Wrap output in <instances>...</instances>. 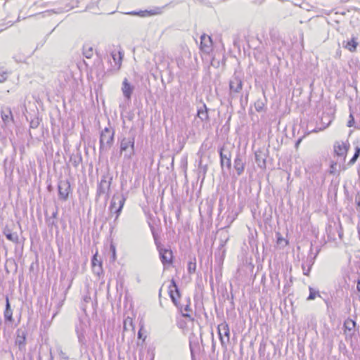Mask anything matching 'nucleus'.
I'll use <instances>...</instances> for the list:
<instances>
[{"instance_id": "obj_1", "label": "nucleus", "mask_w": 360, "mask_h": 360, "mask_svg": "<svg viewBox=\"0 0 360 360\" xmlns=\"http://www.w3.org/2000/svg\"><path fill=\"white\" fill-rule=\"evenodd\" d=\"M169 294L170 296V298L173 303L175 304V306L179 309L181 311L182 316L184 317L189 318L191 319H193L191 318V314L188 313L191 311V307H190V300H188V303L183 307L182 305H180L177 302L176 297H180V292L178 288V286L174 279H172L171 283L169 286Z\"/></svg>"}, {"instance_id": "obj_2", "label": "nucleus", "mask_w": 360, "mask_h": 360, "mask_svg": "<svg viewBox=\"0 0 360 360\" xmlns=\"http://www.w3.org/2000/svg\"><path fill=\"white\" fill-rule=\"evenodd\" d=\"M115 129L111 127H105L100 133V152L108 151L114 143Z\"/></svg>"}, {"instance_id": "obj_3", "label": "nucleus", "mask_w": 360, "mask_h": 360, "mask_svg": "<svg viewBox=\"0 0 360 360\" xmlns=\"http://www.w3.org/2000/svg\"><path fill=\"white\" fill-rule=\"evenodd\" d=\"M134 137H124L120 142V153H124V158L129 160L134 155Z\"/></svg>"}, {"instance_id": "obj_4", "label": "nucleus", "mask_w": 360, "mask_h": 360, "mask_svg": "<svg viewBox=\"0 0 360 360\" xmlns=\"http://www.w3.org/2000/svg\"><path fill=\"white\" fill-rule=\"evenodd\" d=\"M112 181V177L108 174H104L101 176V179L97 187L96 199L103 195H105V199L109 198Z\"/></svg>"}, {"instance_id": "obj_5", "label": "nucleus", "mask_w": 360, "mask_h": 360, "mask_svg": "<svg viewBox=\"0 0 360 360\" xmlns=\"http://www.w3.org/2000/svg\"><path fill=\"white\" fill-rule=\"evenodd\" d=\"M125 201L126 198L122 194H115L112 196L109 209L111 213H115L116 214L115 219H117L119 217L124 207Z\"/></svg>"}, {"instance_id": "obj_6", "label": "nucleus", "mask_w": 360, "mask_h": 360, "mask_svg": "<svg viewBox=\"0 0 360 360\" xmlns=\"http://www.w3.org/2000/svg\"><path fill=\"white\" fill-rule=\"evenodd\" d=\"M153 236L155 239L157 248L159 252L160 260L164 266H169L173 262V254L171 250L161 247L157 241L156 235L152 230Z\"/></svg>"}, {"instance_id": "obj_7", "label": "nucleus", "mask_w": 360, "mask_h": 360, "mask_svg": "<svg viewBox=\"0 0 360 360\" xmlns=\"http://www.w3.org/2000/svg\"><path fill=\"white\" fill-rule=\"evenodd\" d=\"M243 82L242 79L234 75L229 81V99L232 100L239 94L243 89Z\"/></svg>"}, {"instance_id": "obj_8", "label": "nucleus", "mask_w": 360, "mask_h": 360, "mask_svg": "<svg viewBox=\"0 0 360 360\" xmlns=\"http://www.w3.org/2000/svg\"><path fill=\"white\" fill-rule=\"evenodd\" d=\"M217 330L221 346L224 348H226V345L229 342L230 339V330L228 323L224 322L219 324Z\"/></svg>"}, {"instance_id": "obj_9", "label": "nucleus", "mask_w": 360, "mask_h": 360, "mask_svg": "<svg viewBox=\"0 0 360 360\" xmlns=\"http://www.w3.org/2000/svg\"><path fill=\"white\" fill-rule=\"evenodd\" d=\"M219 153L220 157V165L224 169V166L227 167L229 170L231 168V153L224 146H221L219 148Z\"/></svg>"}, {"instance_id": "obj_10", "label": "nucleus", "mask_w": 360, "mask_h": 360, "mask_svg": "<svg viewBox=\"0 0 360 360\" xmlns=\"http://www.w3.org/2000/svg\"><path fill=\"white\" fill-rule=\"evenodd\" d=\"M58 197L63 201H66L71 193L70 183L68 179L60 180L58 183Z\"/></svg>"}, {"instance_id": "obj_11", "label": "nucleus", "mask_w": 360, "mask_h": 360, "mask_svg": "<svg viewBox=\"0 0 360 360\" xmlns=\"http://www.w3.org/2000/svg\"><path fill=\"white\" fill-rule=\"evenodd\" d=\"M200 50L205 53H210L212 49V38L205 34L200 37Z\"/></svg>"}, {"instance_id": "obj_12", "label": "nucleus", "mask_w": 360, "mask_h": 360, "mask_svg": "<svg viewBox=\"0 0 360 360\" xmlns=\"http://www.w3.org/2000/svg\"><path fill=\"white\" fill-rule=\"evenodd\" d=\"M255 162L257 164V166L261 169L266 168V160L267 153L266 151L264 149H259L255 153Z\"/></svg>"}, {"instance_id": "obj_13", "label": "nucleus", "mask_w": 360, "mask_h": 360, "mask_svg": "<svg viewBox=\"0 0 360 360\" xmlns=\"http://www.w3.org/2000/svg\"><path fill=\"white\" fill-rule=\"evenodd\" d=\"M349 148V144L348 143L345 142H336L334 145V152L335 153L339 156L345 158L347 153L348 149Z\"/></svg>"}, {"instance_id": "obj_14", "label": "nucleus", "mask_w": 360, "mask_h": 360, "mask_svg": "<svg viewBox=\"0 0 360 360\" xmlns=\"http://www.w3.org/2000/svg\"><path fill=\"white\" fill-rule=\"evenodd\" d=\"M134 90V86L131 85L127 78H124L122 82V91L124 97L127 101H129L131 97V94Z\"/></svg>"}, {"instance_id": "obj_15", "label": "nucleus", "mask_w": 360, "mask_h": 360, "mask_svg": "<svg viewBox=\"0 0 360 360\" xmlns=\"http://www.w3.org/2000/svg\"><path fill=\"white\" fill-rule=\"evenodd\" d=\"M245 165V162L241 155L240 153L237 154L233 161V167L236 169L238 176H240L243 173Z\"/></svg>"}, {"instance_id": "obj_16", "label": "nucleus", "mask_w": 360, "mask_h": 360, "mask_svg": "<svg viewBox=\"0 0 360 360\" xmlns=\"http://www.w3.org/2000/svg\"><path fill=\"white\" fill-rule=\"evenodd\" d=\"M355 326L356 322L352 319H347L345 321L344 328L346 337L352 338V335L354 334Z\"/></svg>"}, {"instance_id": "obj_17", "label": "nucleus", "mask_w": 360, "mask_h": 360, "mask_svg": "<svg viewBox=\"0 0 360 360\" xmlns=\"http://www.w3.org/2000/svg\"><path fill=\"white\" fill-rule=\"evenodd\" d=\"M197 116L202 122L209 121L208 109L205 103L198 108Z\"/></svg>"}, {"instance_id": "obj_18", "label": "nucleus", "mask_w": 360, "mask_h": 360, "mask_svg": "<svg viewBox=\"0 0 360 360\" xmlns=\"http://www.w3.org/2000/svg\"><path fill=\"white\" fill-rule=\"evenodd\" d=\"M4 316L6 321H13V311L11 308L8 297H6V307L4 312Z\"/></svg>"}, {"instance_id": "obj_19", "label": "nucleus", "mask_w": 360, "mask_h": 360, "mask_svg": "<svg viewBox=\"0 0 360 360\" xmlns=\"http://www.w3.org/2000/svg\"><path fill=\"white\" fill-rule=\"evenodd\" d=\"M358 42L356 38L352 37L351 40L344 41L343 46L351 52H354L356 50Z\"/></svg>"}, {"instance_id": "obj_20", "label": "nucleus", "mask_w": 360, "mask_h": 360, "mask_svg": "<svg viewBox=\"0 0 360 360\" xmlns=\"http://www.w3.org/2000/svg\"><path fill=\"white\" fill-rule=\"evenodd\" d=\"M76 333L77 335V338L79 342L81 344L82 346L86 345V340L85 338V330L82 326L77 327L76 328Z\"/></svg>"}, {"instance_id": "obj_21", "label": "nucleus", "mask_w": 360, "mask_h": 360, "mask_svg": "<svg viewBox=\"0 0 360 360\" xmlns=\"http://www.w3.org/2000/svg\"><path fill=\"white\" fill-rule=\"evenodd\" d=\"M4 234L8 240L14 243H18V235L17 233H13L10 229H5L4 230Z\"/></svg>"}, {"instance_id": "obj_22", "label": "nucleus", "mask_w": 360, "mask_h": 360, "mask_svg": "<svg viewBox=\"0 0 360 360\" xmlns=\"http://www.w3.org/2000/svg\"><path fill=\"white\" fill-rule=\"evenodd\" d=\"M313 264H314V259L313 258H310V259L308 258L306 261V263H302V269L304 275H305V276L309 275V273L311 271V268Z\"/></svg>"}, {"instance_id": "obj_23", "label": "nucleus", "mask_w": 360, "mask_h": 360, "mask_svg": "<svg viewBox=\"0 0 360 360\" xmlns=\"http://www.w3.org/2000/svg\"><path fill=\"white\" fill-rule=\"evenodd\" d=\"M82 155L79 153L72 154L70 157V162L75 167H77L82 162Z\"/></svg>"}, {"instance_id": "obj_24", "label": "nucleus", "mask_w": 360, "mask_h": 360, "mask_svg": "<svg viewBox=\"0 0 360 360\" xmlns=\"http://www.w3.org/2000/svg\"><path fill=\"white\" fill-rule=\"evenodd\" d=\"M321 120H322L323 124H324L323 127L316 128V129L312 130L313 132H318V131H320L326 129L327 127H328L330 125V124L332 122L331 118L328 115H327L326 117H323Z\"/></svg>"}, {"instance_id": "obj_25", "label": "nucleus", "mask_w": 360, "mask_h": 360, "mask_svg": "<svg viewBox=\"0 0 360 360\" xmlns=\"http://www.w3.org/2000/svg\"><path fill=\"white\" fill-rule=\"evenodd\" d=\"M18 336L15 339V344L21 348L22 346H25V334L24 332H22V334H20V331H18Z\"/></svg>"}, {"instance_id": "obj_26", "label": "nucleus", "mask_w": 360, "mask_h": 360, "mask_svg": "<svg viewBox=\"0 0 360 360\" xmlns=\"http://www.w3.org/2000/svg\"><path fill=\"white\" fill-rule=\"evenodd\" d=\"M359 156H360V143L357 146H356V147H355V153H354L353 157L349 161L348 165H354L356 162V161L357 160V159L359 158Z\"/></svg>"}, {"instance_id": "obj_27", "label": "nucleus", "mask_w": 360, "mask_h": 360, "mask_svg": "<svg viewBox=\"0 0 360 360\" xmlns=\"http://www.w3.org/2000/svg\"><path fill=\"white\" fill-rule=\"evenodd\" d=\"M94 50L92 47L84 46L83 47V55L86 58H91L93 56Z\"/></svg>"}, {"instance_id": "obj_28", "label": "nucleus", "mask_w": 360, "mask_h": 360, "mask_svg": "<svg viewBox=\"0 0 360 360\" xmlns=\"http://www.w3.org/2000/svg\"><path fill=\"white\" fill-rule=\"evenodd\" d=\"M309 295L307 297V300H313L316 298V296L320 297V294L319 291L315 290L313 288L309 287Z\"/></svg>"}, {"instance_id": "obj_29", "label": "nucleus", "mask_w": 360, "mask_h": 360, "mask_svg": "<svg viewBox=\"0 0 360 360\" xmlns=\"http://www.w3.org/2000/svg\"><path fill=\"white\" fill-rule=\"evenodd\" d=\"M93 272L94 274L97 275L98 276H100L101 274H103V268H102V262H98V264L97 266H92Z\"/></svg>"}, {"instance_id": "obj_30", "label": "nucleus", "mask_w": 360, "mask_h": 360, "mask_svg": "<svg viewBox=\"0 0 360 360\" xmlns=\"http://www.w3.org/2000/svg\"><path fill=\"white\" fill-rule=\"evenodd\" d=\"M8 72L0 68V83L6 82L8 77Z\"/></svg>"}, {"instance_id": "obj_31", "label": "nucleus", "mask_w": 360, "mask_h": 360, "mask_svg": "<svg viewBox=\"0 0 360 360\" xmlns=\"http://www.w3.org/2000/svg\"><path fill=\"white\" fill-rule=\"evenodd\" d=\"M277 243L278 245H282L283 247H285L288 245V242L287 240L283 238L281 235L279 233H277Z\"/></svg>"}, {"instance_id": "obj_32", "label": "nucleus", "mask_w": 360, "mask_h": 360, "mask_svg": "<svg viewBox=\"0 0 360 360\" xmlns=\"http://www.w3.org/2000/svg\"><path fill=\"white\" fill-rule=\"evenodd\" d=\"M196 269V263L195 262H189L188 264V271L189 274L195 273Z\"/></svg>"}, {"instance_id": "obj_33", "label": "nucleus", "mask_w": 360, "mask_h": 360, "mask_svg": "<svg viewBox=\"0 0 360 360\" xmlns=\"http://www.w3.org/2000/svg\"><path fill=\"white\" fill-rule=\"evenodd\" d=\"M58 352L61 359L69 360L68 356L62 350L60 347L58 349Z\"/></svg>"}, {"instance_id": "obj_34", "label": "nucleus", "mask_w": 360, "mask_h": 360, "mask_svg": "<svg viewBox=\"0 0 360 360\" xmlns=\"http://www.w3.org/2000/svg\"><path fill=\"white\" fill-rule=\"evenodd\" d=\"M336 167H337V163L333 161L331 162L330 165V170H329L330 174H335V170H336Z\"/></svg>"}, {"instance_id": "obj_35", "label": "nucleus", "mask_w": 360, "mask_h": 360, "mask_svg": "<svg viewBox=\"0 0 360 360\" xmlns=\"http://www.w3.org/2000/svg\"><path fill=\"white\" fill-rule=\"evenodd\" d=\"M7 112H8V114H6L4 111H2V112H1V118L4 122H6L8 120L9 115H11V114L10 110H8Z\"/></svg>"}, {"instance_id": "obj_36", "label": "nucleus", "mask_w": 360, "mask_h": 360, "mask_svg": "<svg viewBox=\"0 0 360 360\" xmlns=\"http://www.w3.org/2000/svg\"><path fill=\"white\" fill-rule=\"evenodd\" d=\"M347 127H352L354 125V118L352 113L349 115V120L347 122Z\"/></svg>"}, {"instance_id": "obj_37", "label": "nucleus", "mask_w": 360, "mask_h": 360, "mask_svg": "<svg viewBox=\"0 0 360 360\" xmlns=\"http://www.w3.org/2000/svg\"><path fill=\"white\" fill-rule=\"evenodd\" d=\"M162 8H156L154 10L150 11L149 13L151 14V15L160 14L162 13Z\"/></svg>"}, {"instance_id": "obj_38", "label": "nucleus", "mask_w": 360, "mask_h": 360, "mask_svg": "<svg viewBox=\"0 0 360 360\" xmlns=\"http://www.w3.org/2000/svg\"><path fill=\"white\" fill-rule=\"evenodd\" d=\"M98 262H101V261L97 259V253H96L93 256V258H92V261H91L92 266H97L98 264Z\"/></svg>"}, {"instance_id": "obj_39", "label": "nucleus", "mask_w": 360, "mask_h": 360, "mask_svg": "<svg viewBox=\"0 0 360 360\" xmlns=\"http://www.w3.org/2000/svg\"><path fill=\"white\" fill-rule=\"evenodd\" d=\"M255 109L257 112L262 111L263 109V103H255Z\"/></svg>"}, {"instance_id": "obj_40", "label": "nucleus", "mask_w": 360, "mask_h": 360, "mask_svg": "<svg viewBox=\"0 0 360 360\" xmlns=\"http://www.w3.org/2000/svg\"><path fill=\"white\" fill-rule=\"evenodd\" d=\"M177 65L179 68H181V65H183V60L181 58L176 59Z\"/></svg>"}, {"instance_id": "obj_41", "label": "nucleus", "mask_w": 360, "mask_h": 360, "mask_svg": "<svg viewBox=\"0 0 360 360\" xmlns=\"http://www.w3.org/2000/svg\"><path fill=\"white\" fill-rule=\"evenodd\" d=\"M356 290L360 292V279H358L356 284Z\"/></svg>"}, {"instance_id": "obj_42", "label": "nucleus", "mask_w": 360, "mask_h": 360, "mask_svg": "<svg viewBox=\"0 0 360 360\" xmlns=\"http://www.w3.org/2000/svg\"><path fill=\"white\" fill-rule=\"evenodd\" d=\"M300 142H301V139L297 140L295 143V146L297 147Z\"/></svg>"}, {"instance_id": "obj_43", "label": "nucleus", "mask_w": 360, "mask_h": 360, "mask_svg": "<svg viewBox=\"0 0 360 360\" xmlns=\"http://www.w3.org/2000/svg\"><path fill=\"white\" fill-rule=\"evenodd\" d=\"M56 216H57V212H53V214H52V217H53V218H56Z\"/></svg>"}, {"instance_id": "obj_44", "label": "nucleus", "mask_w": 360, "mask_h": 360, "mask_svg": "<svg viewBox=\"0 0 360 360\" xmlns=\"http://www.w3.org/2000/svg\"><path fill=\"white\" fill-rule=\"evenodd\" d=\"M215 343L214 342V339L212 338V349H214Z\"/></svg>"}, {"instance_id": "obj_45", "label": "nucleus", "mask_w": 360, "mask_h": 360, "mask_svg": "<svg viewBox=\"0 0 360 360\" xmlns=\"http://www.w3.org/2000/svg\"><path fill=\"white\" fill-rule=\"evenodd\" d=\"M112 57L113 58V59L115 60H116V54L115 53H112Z\"/></svg>"}, {"instance_id": "obj_46", "label": "nucleus", "mask_w": 360, "mask_h": 360, "mask_svg": "<svg viewBox=\"0 0 360 360\" xmlns=\"http://www.w3.org/2000/svg\"><path fill=\"white\" fill-rule=\"evenodd\" d=\"M88 300H90V297H85L84 300H85L86 302H87V301H88Z\"/></svg>"}, {"instance_id": "obj_47", "label": "nucleus", "mask_w": 360, "mask_h": 360, "mask_svg": "<svg viewBox=\"0 0 360 360\" xmlns=\"http://www.w3.org/2000/svg\"><path fill=\"white\" fill-rule=\"evenodd\" d=\"M138 336H139V338H141V332H140V331H139V333H138Z\"/></svg>"}, {"instance_id": "obj_48", "label": "nucleus", "mask_w": 360, "mask_h": 360, "mask_svg": "<svg viewBox=\"0 0 360 360\" xmlns=\"http://www.w3.org/2000/svg\"><path fill=\"white\" fill-rule=\"evenodd\" d=\"M50 359H51V360H53V356H52V354H51V358H50Z\"/></svg>"}, {"instance_id": "obj_49", "label": "nucleus", "mask_w": 360, "mask_h": 360, "mask_svg": "<svg viewBox=\"0 0 360 360\" xmlns=\"http://www.w3.org/2000/svg\"><path fill=\"white\" fill-rule=\"evenodd\" d=\"M113 254L115 255V249L113 248Z\"/></svg>"}, {"instance_id": "obj_50", "label": "nucleus", "mask_w": 360, "mask_h": 360, "mask_svg": "<svg viewBox=\"0 0 360 360\" xmlns=\"http://www.w3.org/2000/svg\"><path fill=\"white\" fill-rule=\"evenodd\" d=\"M359 239H360V231H359Z\"/></svg>"}, {"instance_id": "obj_51", "label": "nucleus", "mask_w": 360, "mask_h": 360, "mask_svg": "<svg viewBox=\"0 0 360 360\" xmlns=\"http://www.w3.org/2000/svg\"><path fill=\"white\" fill-rule=\"evenodd\" d=\"M359 196L360 197V195Z\"/></svg>"}]
</instances>
